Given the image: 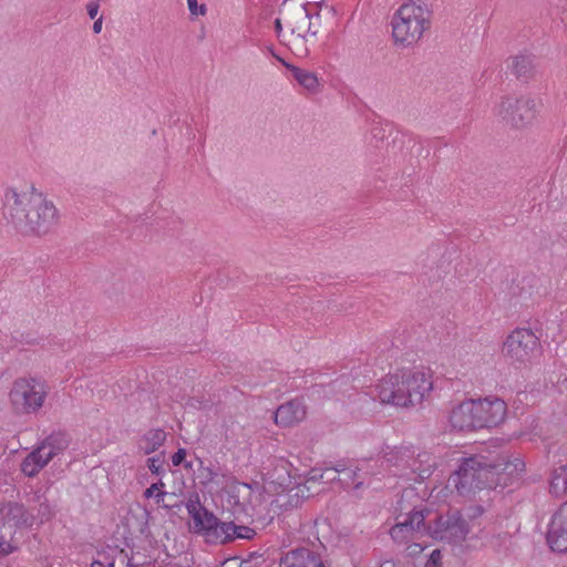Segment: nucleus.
<instances>
[{"instance_id": "obj_1", "label": "nucleus", "mask_w": 567, "mask_h": 567, "mask_svg": "<svg viewBox=\"0 0 567 567\" xmlns=\"http://www.w3.org/2000/svg\"><path fill=\"white\" fill-rule=\"evenodd\" d=\"M524 470L525 463L519 458L512 462L505 456L474 454L461 460L449 483L461 496H470L476 491L506 487Z\"/></svg>"}, {"instance_id": "obj_2", "label": "nucleus", "mask_w": 567, "mask_h": 567, "mask_svg": "<svg viewBox=\"0 0 567 567\" xmlns=\"http://www.w3.org/2000/svg\"><path fill=\"white\" fill-rule=\"evenodd\" d=\"M3 216L20 234L41 236L55 225L58 210L41 194H18L11 189L4 195Z\"/></svg>"}, {"instance_id": "obj_3", "label": "nucleus", "mask_w": 567, "mask_h": 567, "mask_svg": "<svg viewBox=\"0 0 567 567\" xmlns=\"http://www.w3.org/2000/svg\"><path fill=\"white\" fill-rule=\"evenodd\" d=\"M432 11L426 0L403 3L392 19V37L395 44L404 48L416 43L431 27Z\"/></svg>"}, {"instance_id": "obj_4", "label": "nucleus", "mask_w": 567, "mask_h": 567, "mask_svg": "<svg viewBox=\"0 0 567 567\" xmlns=\"http://www.w3.org/2000/svg\"><path fill=\"white\" fill-rule=\"evenodd\" d=\"M421 511L426 513L424 535L452 545H460L466 539L470 526L461 511L449 508L446 512H436L427 507Z\"/></svg>"}, {"instance_id": "obj_5", "label": "nucleus", "mask_w": 567, "mask_h": 567, "mask_svg": "<svg viewBox=\"0 0 567 567\" xmlns=\"http://www.w3.org/2000/svg\"><path fill=\"white\" fill-rule=\"evenodd\" d=\"M47 398V391L34 378H18L13 381L9 399L17 415L37 413Z\"/></svg>"}, {"instance_id": "obj_6", "label": "nucleus", "mask_w": 567, "mask_h": 567, "mask_svg": "<svg viewBox=\"0 0 567 567\" xmlns=\"http://www.w3.org/2000/svg\"><path fill=\"white\" fill-rule=\"evenodd\" d=\"M540 353L539 338L530 329H515L503 343V354L512 362L524 363Z\"/></svg>"}, {"instance_id": "obj_7", "label": "nucleus", "mask_w": 567, "mask_h": 567, "mask_svg": "<svg viewBox=\"0 0 567 567\" xmlns=\"http://www.w3.org/2000/svg\"><path fill=\"white\" fill-rule=\"evenodd\" d=\"M537 113L533 99H515L506 96L497 107V115L513 127H524L532 123Z\"/></svg>"}, {"instance_id": "obj_8", "label": "nucleus", "mask_w": 567, "mask_h": 567, "mask_svg": "<svg viewBox=\"0 0 567 567\" xmlns=\"http://www.w3.org/2000/svg\"><path fill=\"white\" fill-rule=\"evenodd\" d=\"M400 517H402V515L396 517V524L390 529V535L394 542L406 543L413 538L414 533L424 536L426 513L414 507L410 513L403 516L402 520H400Z\"/></svg>"}, {"instance_id": "obj_9", "label": "nucleus", "mask_w": 567, "mask_h": 567, "mask_svg": "<svg viewBox=\"0 0 567 567\" xmlns=\"http://www.w3.org/2000/svg\"><path fill=\"white\" fill-rule=\"evenodd\" d=\"M183 506L184 503L178 502L171 507L181 509ZM185 507L193 519V525H189V530L196 535L204 537L208 528L213 527V524L218 519L210 509L200 503L197 494H195L194 498L190 497L187 503H185Z\"/></svg>"}, {"instance_id": "obj_10", "label": "nucleus", "mask_w": 567, "mask_h": 567, "mask_svg": "<svg viewBox=\"0 0 567 567\" xmlns=\"http://www.w3.org/2000/svg\"><path fill=\"white\" fill-rule=\"evenodd\" d=\"M403 373L389 374L386 378L380 380L377 385L378 396L382 403L392 404L395 406L408 408L411 406L408 400V391L405 386Z\"/></svg>"}, {"instance_id": "obj_11", "label": "nucleus", "mask_w": 567, "mask_h": 567, "mask_svg": "<svg viewBox=\"0 0 567 567\" xmlns=\"http://www.w3.org/2000/svg\"><path fill=\"white\" fill-rule=\"evenodd\" d=\"M546 540L553 551H567V502L563 503L553 515Z\"/></svg>"}, {"instance_id": "obj_12", "label": "nucleus", "mask_w": 567, "mask_h": 567, "mask_svg": "<svg viewBox=\"0 0 567 567\" xmlns=\"http://www.w3.org/2000/svg\"><path fill=\"white\" fill-rule=\"evenodd\" d=\"M480 429H489L501 424L506 415V404L501 399L474 400Z\"/></svg>"}, {"instance_id": "obj_13", "label": "nucleus", "mask_w": 567, "mask_h": 567, "mask_svg": "<svg viewBox=\"0 0 567 567\" xmlns=\"http://www.w3.org/2000/svg\"><path fill=\"white\" fill-rule=\"evenodd\" d=\"M403 377L405 383H402V386L408 391V400L404 402H410L411 406L422 403L425 393L432 390L430 377L421 371L403 372Z\"/></svg>"}, {"instance_id": "obj_14", "label": "nucleus", "mask_w": 567, "mask_h": 567, "mask_svg": "<svg viewBox=\"0 0 567 567\" xmlns=\"http://www.w3.org/2000/svg\"><path fill=\"white\" fill-rule=\"evenodd\" d=\"M307 408L302 398H295L279 405L274 414L275 423L282 427L293 426L305 420Z\"/></svg>"}, {"instance_id": "obj_15", "label": "nucleus", "mask_w": 567, "mask_h": 567, "mask_svg": "<svg viewBox=\"0 0 567 567\" xmlns=\"http://www.w3.org/2000/svg\"><path fill=\"white\" fill-rule=\"evenodd\" d=\"M279 567H324L321 556L308 548L296 547L281 554Z\"/></svg>"}, {"instance_id": "obj_16", "label": "nucleus", "mask_w": 567, "mask_h": 567, "mask_svg": "<svg viewBox=\"0 0 567 567\" xmlns=\"http://www.w3.org/2000/svg\"><path fill=\"white\" fill-rule=\"evenodd\" d=\"M450 423L461 432L480 430L474 400L464 401L454 408L450 414Z\"/></svg>"}, {"instance_id": "obj_17", "label": "nucleus", "mask_w": 567, "mask_h": 567, "mask_svg": "<svg viewBox=\"0 0 567 567\" xmlns=\"http://www.w3.org/2000/svg\"><path fill=\"white\" fill-rule=\"evenodd\" d=\"M3 508L6 509V516L2 520L12 522V525L9 524L8 526L12 527L16 532L17 529L31 528L33 526L35 516L29 512L24 504L8 502Z\"/></svg>"}, {"instance_id": "obj_18", "label": "nucleus", "mask_w": 567, "mask_h": 567, "mask_svg": "<svg viewBox=\"0 0 567 567\" xmlns=\"http://www.w3.org/2000/svg\"><path fill=\"white\" fill-rule=\"evenodd\" d=\"M235 527L233 522H224L219 518L206 532L204 539L209 545H225L231 543L230 530Z\"/></svg>"}, {"instance_id": "obj_19", "label": "nucleus", "mask_w": 567, "mask_h": 567, "mask_svg": "<svg viewBox=\"0 0 567 567\" xmlns=\"http://www.w3.org/2000/svg\"><path fill=\"white\" fill-rule=\"evenodd\" d=\"M167 433L163 429H151L140 439V450L145 455L156 452L166 441Z\"/></svg>"}, {"instance_id": "obj_20", "label": "nucleus", "mask_w": 567, "mask_h": 567, "mask_svg": "<svg viewBox=\"0 0 567 567\" xmlns=\"http://www.w3.org/2000/svg\"><path fill=\"white\" fill-rule=\"evenodd\" d=\"M533 293V287L530 285L525 284V279H514L508 291L509 301L514 306L527 305V302L532 300Z\"/></svg>"}, {"instance_id": "obj_21", "label": "nucleus", "mask_w": 567, "mask_h": 567, "mask_svg": "<svg viewBox=\"0 0 567 567\" xmlns=\"http://www.w3.org/2000/svg\"><path fill=\"white\" fill-rule=\"evenodd\" d=\"M285 66L291 72L293 79L309 92L316 93L319 87V80L316 73L300 69L290 63H285Z\"/></svg>"}, {"instance_id": "obj_22", "label": "nucleus", "mask_w": 567, "mask_h": 567, "mask_svg": "<svg viewBox=\"0 0 567 567\" xmlns=\"http://www.w3.org/2000/svg\"><path fill=\"white\" fill-rule=\"evenodd\" d=\"M512 70L516 79L527 82L535 74L533 59L528 55H516L513 58Z\"/></svg>"}, {"instance_id": "obj_23", "label": "nucleus", "mask_w": 567, "mask_h": 567, "mask_svg": "<svg viewBox=\"0 0 567 567\" xmlns=\"http://www.w3.org/2000/svg\"><path fill=\"white\" fill-rule=\"evenodd\" d=\"M16 530L2 520L0 525V557H7L19 549Z\"/></svg>"}, {"instance_id": "obj_24", "label": "nucleus", "mask_w": 567, "mask_h": 567, "mask_svg": "<svg viewBox=\"0 0 567 567\" xmlns=\"http://www.w3.org/2000/svg\"><path fill=\"white\" fill-rule=\"evenodd\" d=\"M70 440L65 432H53L41 443L44 450L53 452V457L69 446Z\"/></svg>"}, {"instance_id": "obj_25", "label": "nucleus", "mask_w": 567, "mask_h": 567, "mask_svg": "<svg viewBox=\"0 0 567 567\" xmlns=\"http://www.w3.org/2000/svg\"><path fill=\"white\" fill-rule=\"evenodd\" d=\"M564 471L561 466H558L551 472L549 492L555 496H560L567 492V477Z\"/></svg>"}, {"instance_id": "obj_26", "label": "nucleus", "mask_w": 567, "mask_h": 567, "mask_svg": "<svg viewBox=\"0 0 567 567\" xmlns=\"http://www.w3.org/2000/svg\"><path fill=\"white\" fill-rule=\"evenodd\" d=\"M309 6H310V3L303 4L302 9H303V12H305V18L308 21L307 33L309 34V37L313 38V37L318 35V33L320 32V28H319V25H318V23L316 21H312V19L313 18L316 20L320 19V12H321L322 7H323V1L315 3V6L317 8L316 12H311Z\"/></svg>"}, {"instance_id": "obj_27", "label": "nucleus", "mask_w": 567, "mask_h": 567, "mask_svg": "<svg viewBox=\"0 0 567 567\" xmlns=\"http://www.w3.org/2000/svg\"><path fill=\"white\" fill-rule=\"evenodd\" d=\"M44 451L45 450L41 444L27 455V458L33 463V467L29 470V473L38 474L53 458V452H47L45 456H41V453Z\"/></svg>"}, {"instance_id": "obj_28", "label": "nucleus", "mask_w": 567, "mask_h": 567, "mask_svg": "<svg viewBox=\"0 0 567 567\" xmlns=\"http://www.w3.org/2000/svg\"><path fill=\"white\" fill-rule=\"evenodd\" d=\"M165 452H161L147 458L146 464L151 473L155 476L163 477L165 474Z\"/></svg>"}, {"instance_id": "obj_29", "label": "nucleus", "mask_w": 567, "mask_h": 567, "mask_svg": "<svg viewBox=\"0 0 567 567\" xmlns=\"http://www.w3.org/2000/svg\"><path fill=\"white\" fill-rule=\"evenodd\" d=\"M233 526L235 527L230 530L231 543L237 539H252L256 536V530L251 527L237 525L233 522Z\"/></svg>"}, {"instance_id": "obj_30", "label": "nucleus", "mask_w": 567, "mask_h": 567, "mask_svg": "<svg viewBox=\"0 0 567 567\" xmlns=\"http://www.w3.org/2000/svg\"><path fill=\"white\" fill-rule=\"evenodd\" d=\"M382 457L390 466H402L403 462H406L404 460V452H402V449H394L389 452H384Z\"/></svg>"}, {"instance_id": "obj_31", "label": "nucleus", "mask_w": 567, "mask_h": 567, "mask_svg": "<svg viewBox=\"0 0 567 567\" xmlns=\"http://www.w3.org/2000/svg\"><path fill=\"white\" fill-rule=\"evenodd\" d=\"M162 487H164V483L162 480H158L144 491L143 496L145 498L155 497L156 503H159L166 494L165 492L159 491Z\"/></svg>"}, {"instance_id": "obj_32", "label": "nucleus", "mask_w": 567, "mask_h": 567, "mask_svg": "<svg viewBox=\"0 0 567 567\" xmlns=\"http://www.w3.org/2000/svg\"><path fill=\"white\" fill-rule=\"evenodd\" d=\"M324 467H323V476H322V482L324 483H332L334 481L338 480V474L341 473V470H337V467H330V465H328L327 462H324Z\"/></svg>"}, {"instance_id": "obj_33", "label": "nucleus", "mask_w": 567, "mask_h": 567, "mask_svg": "<svg viewBox=\"0 0 567 567\" xmlns=\"http://www.w3.org/2000/svg\"><path fill=\"white\" fill-rule=\"evenodd\" d=\"M12 339L18 342V343H22V344H37L38 341H37V338H34L30 332H18V331H14V333L12 334Z\"/></svg>"}, {"instance_id": "obj_34", "label": "nucleus", "mask_w": 567, "mask_h": 567, "mask_svg": "<svg viewBox=\"0 0 567 567\" xmlns=\"http://www.w3.org/2000/svg\"><path fill=\"white\" fill-rule=\"evenodd\" d=\"M425 567H443L441 549H434L425 563Z\"/></svg>"}, {"instance_id": "obj_35", "label": "nucleus", "mask_w": 567, "mask_h": 567, "mask_svg": "<svg viewBox=\"0 0 567 567\" xmlns=\"http://www.w3.org/2000/svg\"><path fill=\"white\" fill-rule=\"evenodd\" d=\"M187 6L193 16H204L206 13V6H199L197 0H187Z\"/></svg>"}, {"instance_id": "obj_36", "label": "nucleus", "mask_w": 567, "mask_h": 567, "mask_svg": "<svg viewBox=\"0 0 567 567\" xmlns=\"http://www.w3.org/2000/svg\"><path fill=\"white\" fill-rule=\"evenodd\" d=\"M187 455V450L184 447H179L173 455H172V464L173 466H181L183 462H185Z\"/></svg>"}, {"instance_id": "obj_37", "label": "nucleus", "mask_w": 567, "mask_h": 567, "mask_svg": "<svg viewBox=\"0 0 567 567\" xmlns=\"http://www.w3.org/2000/svg\"><path fill=\"white\" fill-rule=\"evenodd\" d=\"M307 25H308V21L303 17L302 21L299 22L298 25L292 28V32L297 33L298 37L302 38L303 40H307V38L309 37V34L307 33Z\"/></svg>"}, {"instance_id": "obj_38", "label": "nucleus", "mask_w": 567, "mask_h": 567, "mask_svg": "<svg viewBox=\"0 0 567 567\" xmlns=\"http://www.w3.org/2000/svg\"><path fill=\"white\" fill-rule=\"evenodd\" d=\"M323 467H313L307 474V482H319L322 481Z\"/></svg>"}, {"instance_id": "obj_39", "label": "nucleus", "mask_w": 567, "mask_h": 567, "mask_svg": "<svg viewBox=\"0 0 567 567\" xmlns=\"http://www.w3.org/2000/svg\"><path fill=\"white\" fill-rule=\"evenodd\" d=\"M99 9H100V4H99L97 1H90L86 4V11H87V14H89V17L91 19H95L96 18Z\"/></svg>"}, {"instance_id": "obj_40", "label": "nucleus", "mask_w": 567, "mask_h": 567, "mask_svg": "<svg viewBox=\"0 0 567 567\" xmlns=\"http://www.w3.org/2000/svg\"><path fill=\"white\" fill-rule=\"evenodd\" d=\"M272 520H274V516L268 515V516H264V517H257L252 520V523H255L257 526L260 525V527L264 528L267 525H269Z\"/></svg>"}, {"instance_id": "obj_41", "label": "nucleus", "mask_w": 567, "mask_h": 567, "mask_svg": "<svg viewBox=\"0 0 567 567\" xmlns=\"http://www.w3.org/2000/svg\"><path fill=\"white\" fill-rule=\"evenodd\" d=\"M379 567H413L409 563L403 564L401 561H395L393 559H386Z\"/></svg>"}, {"instance_id": "obj_42", "label": "nucleus", "mask_w": 567, "mask_h": 567, "mask_svg": "<svg viewBox=\"0 0 567 567\" xmlns=\"http://www.w3.org/2000/svg\"><path fill=\"white\" fill-rule=\"evenodd\" d=\"M33 467V463L28 460L27 457L22 461L21 463V471L29 477H33L35 476L37 474H31L29 473V470H31Z\"/></svg>"}, {"instance_id": "obj_43", "label": "nucleus", "mask_w": 567, "mask_h": 567, "mask_svg": "<svg viewBox=\"0 0 567 567\" xmlns=\"http://www.w3.org/2000/svg\"><path fill=\"white\" fill-rule=\"evenodd\" d=\"M39 514L43 519L49 520L51 517L50 506L45 503L40 504Z\"/></svg>"}, {"instance_id": "obj_44", "label": "nucleus", "mask_w": 567, "mask_h": 567, "mask_svg": "<svg viewBox=\"0 0 567 567\" xmlns=\"http://www.w3.org/2000/svg\"><path fill=\"white\" fill-rule=\"evenodd\" d=\"M107 561H101V560H93L91 564V567H114V559H110L106 557Z\"/></svg>"}, {"instance_id": "obj_45", "label": "nucleus", "mask_w": 567, "mask_h": 567, "mask_svg": "<svg viewBox=\"0 0 567 567\" xmlns=\"http://www.w3.org/2000/svg\"><path fill=\"white\" fill-rule=\"evenodd\" d=\"M330 467H337V470H341V473L349 472L348 476L352 477L355 475V472L353 470L347 468L344 464H337L334 466L330 465Z\"/></svg>"}, {"instance_id": "obj_46", "label": "nucleus", "mask_w": 567, "mask_h": 567, "mask_svg": "<svg viewBox=\"0 0 567 567\" xmlns=\"http://www.w3.org/2000/svg\"><path fill=\"white\" fill-rule=\"evenodd\" d=\"M102 22H103V17H100L99 19H96L93 23V32L95 34H99L102 30Z\"/></svg>"}, {"instance_id": "obj_47", "label": "nucleus", "mask_w": 567, "mask_h": 567, "mask_svg": "<svg viewBox=\"0 0 567 567\" xmlns=\"http://www.w3.org/2000/svg\"><path fill=\"white\" fill-rule=\"evenodd\" d=\"M471 509H472V512H473V513L471 514V518H475V517H477V516L482 515V514H483V512H484L483 507H482V506H480V505H476V506H474V507H471Z\"/></svg>"}, {"instance_id": "obj_48", "label": "nucleus", "mask_w": 567, "mask_h": 567, "mask_svg": "<svg viewBox=\"0 0 567 567\" xmlns=\"http://www.w3.org/2000/svg\"><path fill=\"white\" fill-rule=\"evenodd\" d=\"M237 564V558L233 557L224 561L223 567H234Z\"/></svg>"}, {"instance_id": "obj_49", "label": "nucleus", "mask_w": 567, "mask_h": 567, "mask_svg": "<svg viewBox=\"0 0 567 567\" xmlns=\"http://www.w3.org/2000/svg\"><path fill=\"white\" fill-rule=\"evenodd\" d=\"M274 24H275V30H276V32H277V33L281 32V30H282L281 20L277 18V19L275 20Z\"/></svg>"}, {"instance_id": "obj_50", "label": "nucleus", "mask_w": 567, "mask_h": 567, "mask_svg": "<svg viewBox=\"0 0 567 567\" xmlns=\"http://www.w3.org/2000/svg\"><path fill=\"white\" fill-rule=\"evenodd\" d=\"M238 567H252L250 564V559H243L239 563H237Z\"/></svg>"}, {"instance_id": "obj_51", "label": "nucleus", "mask_w": 567, "mask_h": 567, "mask_svg": "<svg viewBox=\"0 0 567 567\" xmlns=\"http://www.w3.org/2000/svg\"><path fill=\"white\" fill-rule=\"evenodd\" d=\"M186 470H190L193 467V463L185 460V462L182 463Z\"/></svg>"}, {"instance_id": "obj_52", "label": "nucleus", "mask_w": 567, "mask_h": 567, "mask_svg": "<svg viewBox=\"0 0 567 567\" xmlns=\"http://www.w3.org/2000/svg\"><path fill=\"white\" fill-rule=\"evenodd\" d=\"M259 556H257L256 553H251L249 554L248 558L247 559H250V561L254 559V558H258Z\"/></svg>"}, {"instance_id": "obj_53", "label": "nucleus", "mask_w": 567, "mask_h": 567, "mask_svg": "<svg viewBox=\"0 0 567 567\" xmlns=\"http://www.w3.org/2000/svg\"><path fill=\"white\" fill-rule=\"evenodd\" d=\"M208 474H209L208 480H209V481H212V480L214 478V475H215V474H214V473H213V471H212V470H209V468H208Z\"/></svg>"}, {"instance_id": "obj_54", "label": "nucleus", "mask_w": 567, "mask_h": 567, "mask_svg": "<svg viewBox=\"0 0 567 567\" xmlns=\"http://www.w3.org/2000/svg\"><path fill=\"white\" fill-rule=\"evenodd\" d=\"M127 566H128V567H133V566H134V564H133V561H132V558H130V559L127 560Z\"/></svg>"}, {"instance_id": "obj_55", "label": "nucleus", "mask_w": 567, "mask_h": 567, "mask_svg": "<svg viewBox=\"0 0 567 567\" xmlns=\"http://www.w3.org/2000/svg\"><path fill=\"white\" fill-rule=\"evenodd\" d=\"M362 485V482H359L354 485V488H359Z\"/></svg>"}, {"instance_id": "obj_56", "label": "nucleus", "mask_w": 567, "mask_h": 567, "mask_svg": "<svg viewBox=\"0 0 567 567\" xmlns=\"http://www.w3.org/2000/svg\"><path fill=\"white\" fill-rule=\"evenodd\" d=\"M326 9H328L329 11H333V8L329 6H326Z\"/></svg>"}, {"instance_id": "obj_57", "label": "nucleus", "mask_w": 567, "mask_h": 567, "mask_svg": "<svg viewBox=\"0 0 567 567\" xmlns=\"http://www.w3.org/2000/svg\"><path fill=\"white\" fill-rule=\"evenodd\" d=\"M48 452V450H45L44 452L41 453V456H45V453Z\"/></svg>"}, {"instance_id": "obj_58", "label": "nucleus", "mask_w": 567, "mask_h": 567, "mask_svg": "<svg viewBox=\"0 0 567 567\" xmlns=\"http://www.w3.org/2000/svg\"><path fill=\"white\" fill-rule=\"evenodd\" d=\"M96 1L99 2L100 0H96Z\"/></svg>"}]
</instances>
